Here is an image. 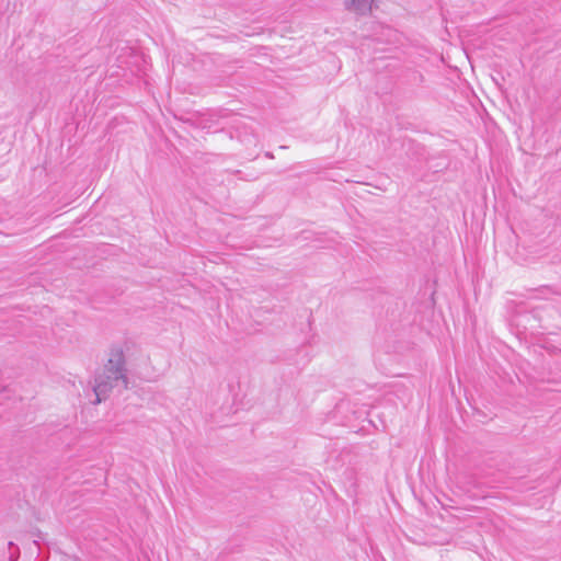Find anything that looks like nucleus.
I'll return each mask as SVG.
<instances>
[{
  "label": "nucleus",
  "mask_w": 561,
  "mask_h": 561,
  "mask_svg": "<svg viewBox=\"0 0 561 561\" xmlns=\"http://www.w3.org/2000/svg\"><path fill=\"white\" fill-rule=\"evenodd\" d=\"M119 383L123 385L124 389L128 388L126 359L122 346L112 345L103 370L96 374L94 378L93 391L96 398L93 403L98 404L105 400Z\"/></svg>",
  "instance_id": "1"
},
{
  "label": "nucleus",
  "mask_w": 561,
  "mask_h": 561,
  "mask_svg": "<svg viewBox=\"0 0 561 561\" xmlns=\"http://www.w3.org/2000/svg\"><path fill=\"white\" fill-rule=\"evenodd\" d=\"M374 0H345L344 5L348 11H353L359 15H365L371 10Z\"/></svg>",
  "instance_id": "2"
}]
</instances>
